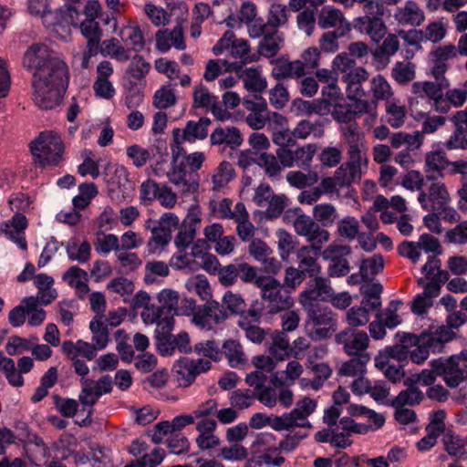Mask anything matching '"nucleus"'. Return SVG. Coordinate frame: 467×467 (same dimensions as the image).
<instances>
[{
  "mask_svg": "<svg viewBox=\"0 0 467 467\" xmlns=\"http://www.w3.org/2000/svg\"><path fill=\"white\" fill-rule=\"evenodd\" d=\"M30 151L34 163L40 168L57 166L62 161L64 143L57 133L46 130L30 142Z\"/></svg>",
  "mask_w": 467,
  "mask_h": 467,
  "instance_id": "obj_1",
  "label": "nucleus"
},
{
  "mask_svg": "<svg viewBox=\"0 0 467 467\" xmlns=\"http://www.w3.org/2000/svg\"><path fill=\"white\" fill-rule=\"evenodd\" d=\"M377 101L363 99H341L333 105L331 117L337 123L338 130L359 126L358 119L364 114L376 117Z\"/></svg>",
  "mask_w": 467,
  "mask_h": 467,
  "instance_id": "obj_2",
  "label": "nucleus"
},
{
  "mask_svg": "<svg viewBox=\"0 0 467 467\" xmlns=\"http://www.w3.org/2000/svg\"><path fill=\"white\" fill-rule=\"evenodd\" d=\"M256 287L260 291L262 300L268 303L269 314L286 311L294 305L289 289L272 275H263L257 280Z\"/></svg>",
  "mask_w": 467,
  "mask_h": 467,
  "instance_id": "obj_3",
  "label": "nucleus"
},
{
  "mask_svg": "<svg viewBox=\"0 0 467 467\" xmlns=\"http://www.w3.org/2000/svg\"><path fill=\"white\" fill-rule=\"evenodd\" d=\"M430 366L449 388H457L467 379V365L460 362V356L434 358Z\"/></svg>",
  "mask_w": 467,
  "mask_h": 467,
  "instance_id": "obj_4",
  "label": "nucleus"
},
{
  "mask_svg": "<svg viewBox=\"0 0 467 467\" xmlns=\"http://www.w3.org/2000/svg\"><path fill=\"white\" fill-rule=\"evenodd\" d=\"M294 228L299 236H304L313 248L316 254H319L323 244L328 242L330 234L315 220L306 214H300L294 220Z\"/></svg>",
  "mask_w": 467,
  "mask_h": 467,
  "instance_id": "obj_5",
  "label": "nucleus"
},
{
  "mask_svg": "<svg viewBox=\"0 0 467 467\" xmlns=\"http://www.w3.org/2000/svg\"><path fill=\"white\" fill-rule=\"evenodd\" d=\"M68 69L66 63L57 57L44 69L34 73L32 84L49 87L66 92L68 85Z\"/></svg>",
  "mask_w": 467,
  "mask_h": 467,
  "instance_id": "obj_6",
  "label": "nucleus"
},
{
  "mask_svg": "<svg viewBox=\"0 0 467 467\" xmlns=\"http://www.w3.org/2000/svg\"><path fill=\"white\" fill-rule=\"evenodd\" d=\"M263 275L255 266L238 259L219 270V281L224 286L234 285L238 279L244 284H254L256 286L257 280Z\"/></svg>",
  "mask_w": 467,
  "mask_h": 467,
  "instance_id": "obj_7",
  "label": "nucleus"
},
{
  "mask_svg": "<svg viewBox=\"0 0 467 467\" xmlns=\"http://www.w3.org/2000/svg\"><path fill=\"white\" fill-rule=\"evenodd\" d=\"M158 301L161 304L146 311H142L140 316L145 324H154L155 322H161L163 317H172L178 315V304L180 296L178 292L172 289H162L158 294Z\"/></svg>",
  "mask_w": 467,
  "mask_h": 467,
  "instance_id": "obj_8",
  "label": "nucleus"
},
{
  "mask_svg": "<svg viewBox=\"0 0 467 467\" xmlns=\"http://www.w3.org/2000/svg\"><path fill=\"white\" fill-rule=\"evenodd\" d=\"M79 3L76 5H65L55 11V25L65 26L72 25L78 26V22L81 14L85 15V19H96L101 11V5L99 1H88L81 10Z\"/></svg>",
  "mask_w": 467,
  "mask_h": 467,
  "instance_id": "obj_9",
  "label": "nucleus"
},
{
  "mask_svg": "<svg viewBox=\"0 0 467 467\" xmlns=\"http://www.w3.org/2000/svg\"><path fill=\"white\" fill-rule=\"evenodd\" d=\"M429 182L431 185L427 191L422 190L419 192L418 201L424 211L441 213L451 201L448 189L441 181Z\"/></svg>",
  "mask_w": 467,
  "mask_h": 467,
  "instance_id": "obj_10",
  "label": "nucleus"
},
{
  "mask_svg": "<svg viewBox=\"0 0 467 467\" xmlns=\"http://www.w3.org/2000/svg\"><path fill=\"white\" fill-rule=\"evenodd\" d=\"M211 367L212 363L209 360L182 357L174 363L173 372L179 386L187 388L192 384L197 376L208 371Z\"/></svg>",
  "mask_w": 467,
  "mask_h": 467,
  "instance_id": "obj_11",
  "label": "nucleus"
},
{
  "mask_svg": "<svg viewBox=\"0 0 467 467\" xmlns=\"http://www.w3.org/2000/svg\"><path fill=\"white\" fill-rule=\"evenodd\" d=\"M335 341L342 346L348 356L368 354L369 337L366 331L346 327L335 336Z\"/></svg>",
  "mask_w": 467,
  "mask_h": 467,
  "instance_id": "obj_12",
  "label": "nucleus"
},
{
  "mask_svg": "<svg viewBox=\"0 0 467 467\" xmlns=\"http://www.w3.org/2000/svg\"><path fill=\"white\" fill-rule=\"evenodd\" d=\"M58 57L44 44L32 45L25 52L23 66L30 72L37 73Z\"/></svg>",
  "mask_w": 467,
  "mask_h": 467,
  "instance_id": "obj_13",
  "label": "nucleus"
},
{
  "mask_svg": "<svg viewBox=\"0 0 467 467\" xmlns=\"http://www.w3.org/2000/svg\"><path fill=\"white\" fill-rule=\"evenodd\" d=\"M327 279L316 277L307 283L306 289L300 294V303L306 307L319 304V301H327L332 296V288L327 284Z\"/></svg>",
  "mask_w": 467,
  "mask_h": 467,
  "instance_id": "obj_14",
  "label": "nucleus"
},
{
  "mask_svg": "<svg viewBox=\"0 0 467 467\" xmlns=\"http://www.w3.org/2000/svg\"><path fill=\"white\" fill-rule=\"evenodd\" d=\"M350 254L351 248L348 245L330 244L324 251V257L331 259L328 266V274L330 276H345L349 273L350 266L345 256L349 255Z\"/></svg>",
  "mask_w": 467,
  "mask_h": 467,
  "instance_id": "obj_15",
  "label": "nucleus"
},
{
  "mask_svg": "<svg viewBox=\"0 0 467 467\" xmlns=\"http://www.w3.org/2000/svg\"><path fill=\"white\" fill-rule=\"evenodd\" d=\"M157 327L155 329L154 340L158 352L161 356H171L175 348V336L171 334L174 327V318L172 317H163L161 322H155Z\"/></svg>",
  "mask_w": 467,
  "mask_h": 467,
  "instance_id": "obj_16",
  "label": "nucleus"
},
{
  "mask_svg": "<svg viewBox=\"0 0 467 467\" xmlns=\"http://www.w3.org/2000/svg\"><path fill=\"white\" fill-rule=\"evenodd\" d=\"M243 136L236 127L219 126L211 133L210 143L217 146L221 151L227 148L234 150L243 143Z\"/></svg>",
  "mask_w": 467,
  "mask_h": 467,
  "instance_id": "obj_17",
  "label": "nucleus"
},
{
  "mask_svg": "<svg viewBox=\"0 0 467 467\" xmlns=\"http://www.w3.org/2000/svg\"><path fill=\"white\" fill-rule=\"evenodd\" d=\"M342 140L348 144V156L350 161L362 162V155L366 150L364 133L359 126L339 130Z\"/></svg>",
  "mask_w": 467,
  "mask_h": 467,
  "instance_id": "obj_18",
  "label": "nucleus"
},
{
  "mask_svg": "<svg viewBox=\"0 0 467 467\" xmlns=\"http://www.w3.org/2000/svg\"><path fill=\"white\" fill-rule=\"evenodd\" d=\"M382 40L381 45H378L373 50H370L373 62L378 69L385 68L390 61V57L394 56L400 48V41L395 34H389Z\"/></svg>",
  "mask_w": 467,
  "mask_h": 467,
  "instance_id": "obj_19",
  "label": "nucleus"
},
{
  "mask_svg": "<svg viewBox=\"0 0 467 467\" xmlns=\"http://www.w3.org/2000/svg\"><path fill=\"white\" fill-rule=\"evenodd\" d=\"M34 89L33 100L41 109L49 110L60 105L66 92L43 87L42 85L32 84Z\"/></svg>",
  "mask_w": 467,
  "mask_h": 467,
  "instance_id": "obj_20",
  "label": "nucleus"
},
{
  "mask_svg": "<svg viewBox=\"0 0 467 467\" xmlns=\"http://www.w3.org/2000/svg\"><path fill=\"white\" fill-rule=\"evenodd\" d=\"M368 78V71L361 67L342 75L341 80L346 84L347 99H362L365 97L366 92L362 88V84Z\"/></svg>",
  "mask_w": 467,
  "mask_h": 467,
  "instance_id": "obj_21",
  "label": "nucleus"
},
{
  "mask_svg": "<svg viewBox=\"0 0 467 467\" xmlns=\"http://www.w3.org/2000/svg\"><path fill=\"white\" fill-rule=\"evenodd\" d=\"M448 159L442 150H432L425 154L424 172L426 181H436L444 177Z\"/></svg>",
  "mask_w": 467,
  "mask_h": 467,
  "instance_id": "obj_22",
  "label": "nucleus"
},
{
  "mask_svg": "<svg viewBox=\"0 0 467 467\" xmlns=\"http://www.w3.org/2000/svg\"><path fill=\"white\" fill-rule=\"evenodd\" d=\"M27 226L26 217L22 213H16L11 220L3 224L2 231L22 250H26L27 244L25 237V229Z\"/></svg>",
  "mask_w": 467,
  "mask_h": 467,
  "instance_id": "obj_23",
  "label": "nucleus"
},
{
  "mask_svg": "<svg viewBox=\"0 0 467 467\" xmlns=\"http://www.w3.org/2000/svg\"><path fill=\"white\" fill-rule=\"evenodd\" d=\"M394 18L399 25L420 26L425 19L423 10L413 0H408L404 6L396 9Z\"/></svg>",
  "mask_w": 467,
  "mask_h": 467,
  "instance_id": "obj_24",
  "label": "nucleus"
},
{
  "mask_svg": "<svg viewBox=\"0 0 467 467\" xmlns=\"http://www.w3.org/2000/svg\"><path fill=\"white\" fill-rule=\"evenodd\" d=\"M368 16H359L355 19V27L366 33L370 39L379 44L387 34V26L381 17L368 19Z\"/></svg>",
  "mask_w": 467,
  "mask_h": 467,
  "instance_id": "obj_25",
  "label": "nucleus"
},
{
  "mask_svg": "<svg viewBox=\"0 0 467 467\" xmlns=\"http://www.w3.org/2000/svg\"><path fill=\"white\" fill-rule=\"evenodd\" d=\"M334 178L339 188L348 187L361 178V163L348 161L335 171Z\"/></svg>",
  "mask_w": 467,
  "mask_h": 467,
  "instance_id": "obj_26",
  "label": "nucleus"
},
{
  "mask_svg": "<svg viewBox=\"0 0 467 467\" xmlns=\"http://www.w3.org/2000/svg\"><path fill=\"white\" fill-rule=\"evenodd\" d=\"M272 69V76L277 79L286 78H301L305 75V67L302 61H287L282 58L275 59Z\"/></svg>",
  "mask_w": 467,
  "mask_h": 467,
  "instance_id": "obj_27",
  "label": "nucleus"
},
{
  "mask_svg": "<svg viewBox=\"0 0 467 467\" xmlns=\"http://www.w3.org/2000/svg\"><path fill=\"white\" fill-rule=\"evenodd\" d=\"M317 255L313 248L307 246H303L297 251L298 268L306 277H318L321 267L317 263Z\"/></svg>",
  "mask_w": 467,
  "mask_h": 467,
  "instance_id": "obj_28",
  "label": "nucleus"
},
{
  "mask_svg": "<svg viewBox=\"0 0 467 467\" xmlns=\"http://www.w3.org/2000/svg\"><path fill=\"white\" fill-rule=\"evenodd\" d=\"M211 123V119L207 117H202L198 121H187L185 128L181 130L182 140L192 143L206 139Z\"/></svg>",
  "mask_w": 467,
  "mask_h": 467,
  "instance_id": "obj_29",
  "label": "nucleus"
},
{
  "mask_svg": "<svg viewBox=\"0 0 467 467\" xmlns=\"http://www.w3.org/2000/svg\"><path fill=\"white\" fill-rule=\"evenodd\" d=\"M317 407V403L310 398H304L297 401L296 407L289 412L293 423L296 427L311 428L307 417L311 415Z\"/></svg>",
  "mask_w": 467,
  "mask_h": 467,
  "instance_id": "obj_30",
  "label": "nucleus"
},
{
  "mask_svg": "<svg viewBox=\"0 0 467 467\" xmlns=\"http://www.w3.org/2000/svg\"><path fill=\"white\" fill-rule=\"evenodd\" d=\"M99 348L95 344L88 343L84 340H78L76 343L72 341H64L62 344V351L70 359H75L78 356H83L88 360H92L97 356Z\"/></svg>",
  "mask_w": 467,
  "mask_h": 467,
  "instance_id": "obj_31",
  "label": "nucleus"
},
{
  "mask_svg": "<svg viewBox=\"0 0 467 467\" xmlns=\"http://www.w3.org/2000/svg\"><path fill=\"white\" fill-rule=\"evenodd\" d=\"M318 26L323 28H341L345 26H350L349 23L345 19L343 13L332 6H324L317 17Z\"/></svg>",
  "mask_w": 467,
  "mask_h": 467,
  "instance_id": "obj_32",
  "label": "nucleus"
},
{
  "mask_svg": "<svg viewBox=\"0 0 467 467\" xmlns=\"http://www.w3.org/2000/svg\"><path fill=\"white\" fill-rule=\"evenodd\" d=\"M389 143L393 149H400L405 146V149L418 150L422 145V135L420 133V130H416L411 134L405 131H398L390 134Z\"/></svg>",
  "mask_w": 467,
  "mask_h": 467,
  "instance_id": "obj_33",
  "label": "nucleus"
},
{
  "mask_svg": "<svg viewBox=\"0 0 467 467\" xmlns=\"http://www.w3.org/2000/svg\"><path fill=\"white\" fill-rule=\"evenodd\" d=\"M442 83L438 81H416L411 86L412 93L419 98L428 97L432 101L441 100L443 98V89L448 87H443Z\"/></svg>",
  "mask_w": 467,
  "mask_h": 467,
  "instance_id": "obj_34",
  "label": "nucleus"
},
{
  "mask_svg": "<svg viewBox=\"0 0 467 467\" xmlns=\"http://www.w3.org/2000/svg\"><path fill=\"white\" fill-rule=\"evenodd\" d=\"M308 313V318L315 327L336 326V318L328 306H322L320 304L305 307Z\"/></svg>",
  "mask_w": 467,
  "mask_h": 467,
  "instance_id": "obj_35",
  "label": "nucleus"
},
{
  "mask_svg": "<svg viewBox=\"0 0 467 467\" xmlns=\"http://www.w3.org/2000/svg\"><path fill=\"white\" fill-rule=\"evenodd\" d=\"M351 357L353 358L341 365L339 368L340 375L347 377L362 375L371 358L369 354L352 355Z\"/></svg>",
  "mask_w": 467,
  "mask_h": 467,
  "instance_id": "obj_36",
  "label": "nucleus"
},
{
  "mask_svg": "<svg viewBox=\"0 0 467 467\" xmlns=\"http://www.w3.org/2000/svg\"><path fill=\"white\" fill-rule=\"evenodd\" d=\"M423 335L429 338L432 346V353H440L443 350L444 345L451 341L455 334L450 327L441 326L435 331H423Z\"/></svg>",
  "mask_w": 467,
  "mask_h": 467,
  "instance_id": "obj_37",
  "label": "nucleus"
},
{
  "mask_svg": "<svg viewBox=\"0 0 467 467\" xmlns=\"http://www.w3.org/2000/svg\"><path fill=\"white\" fill-rule=\"evenodd\" d=\"M68 258L80 264L87 263L91 256V246L88 242L78 244L77 238H70L66 245Z\"/></svg>",
  "mask_w": 467,
  "mask_h": 467,
  "instance_id": "obj_38",
  "label": "nucleus"
},
{
  "mask_svg": "<svg viewBox=\"0 0 467 467\" xmlns=\"http://www.w3.org/2000/svg\"><path fill=\"white\" fill-rule=\"evenodd\" d=\"M241 78L248 91L260 93L266 88V80L261 76L257 67L244 68L241 74Z\"/></svg>",
  "mask_w": 467,
  "mask_h": 467,
  "instance_id": "obj_39",
  "label": "nucleus"
},
{
  "mask_svg": "<svg viewBox=\"0 0 467 467\" xmlns=\"http://www.w3.org/2000/svg\"><path fill=\"white\" fill-rule=\"evenodd\" d=\"M292 132L295 139L305 140L311 134L315 138H320L324 135V125L321 120L313 122L308 119H303L297 123Z\"/></svg>",
  "mask_w": 467,
  "mask_h": 467,
  "instance_id": "obj_40",
  "label": "nucleus"
},
{
  "mask_svg": "<svg viewBox=\"0 0 467 467\" xmlns=\"http://www.w3.org/2000/svg\"><path fill=\"white\" fill-rule=\"evenodd\" d=\"M313 217L323 227L331 226L338 218L337 208L329 202H323L314 206Z\"/></svg>",
  "mask_w": 467,
  "mask_h": 467,
  "instance_id": "obj_41",
  "label": "nucleus"
},
{
  "mask_svg": "<svg viewBox=\"0 0 467 467\" xmlns=\"http://www.w3.org/2000/svg\"><path fill=\"white\" fill-rule=\"evenodd\" d=\"M283 38L276 30L267 33L259 43L258 51L265 57H274L280 50Z\"/></svg>",
  "mask_w": 467,
  "mask_h": 467,
  "instance_id": "obj_42",
  "label": "nucleus"
},
{
  "mask_svg": "<svg viewBox=\"0 0 467 467\" xmlns=\"http://www.w3.org/2000/svg\"><path fill=\"white\" fill-rule=\"evenodd\" d=\"M221 354L225 356L232 368H237L246 361L242 346L235 340L225 341L221 348Z\"/></svg>",
  "mask_w": 467,
  "mask_h": 467,
  "instance_id": "obj_43",
  "label": "nucleus"
},
{
  "mask_svg": "<svg viewBox=\"0 0 467 467\" xmlns=\"http://www.w3.org/2000/svg\"><path fill=\"white\" fill-rule=\"evenodd\" d=\"M272 339L270 352L275 358L284 360L292 356L291 345L286 333L277 331L273 335Z\"/></svg>",
  "mask_w": 467,
  "mask_h": 467,
  "instance_id": "obj_44",
  "label": "nucleus"
},
{
  "mask_svg": "<svg viewBox=\"0 0 467 467\" xmlns=\"http://www.w3.org/2000/svg\"><path fill=\"white\" fill-rule=\"evenodd\" d=\"M376 309H370L369 306L362 305L350 307L346 313L348 327L356 328L365 326L369 321V315Z\"/></svg>",
  "mask_w": 467,
  "mask_h": 467,
  "instance_id": "obj_45",
  "label": "nucleus"
},
{
  "mask_svg": "<svg viewBox=\"0 0 467 467\" xmlns=\"http://www.w3.org/2000/svg\"><path fill=\"white\" fill-rule=\"evenodd\" d=\"M349 31L350 26H345L344 27L324 33L319 40L320 48L327 53L337 52L339 48L337 39L346 36Z\"/></svg>",
  "mask_w": 467,
  "mask_h": 467,
  "instance_id": "obj_46",
  "label": "nucleus"
},
{
  "mask_svg": "<svg viewBox=\"0 0 467 467\" xmlns=\"http://www.w3.org/2000/svg\"><path fill=\"white\" fill-rule=\"evenodd\" d=\"M119 36L121 40L126 44L131 46L134 51H140L144 48L145 39L142 31L139 26H124L121 28Z\"/></svg>",
  "mask_w": 467,
  "mask_h": 467,
  "instance_id": "obj_47",
  "label": "nucleus"
},
{
  "mask_svg": "<svg viewBox=\"0 0 467 467\" xmlns=\"http://www.w3.org/2000/svg\"><path fill=\"white\" fill-rule=\"evenodd\" d=\"M383 287L379 283H372L360 289L363 298L362 305L369 306L370 309L380 310L381 307V293Z\"/></svg>",
  "mask_w": 467,
  "mask_h": 467,
  "instance_id": "obj_48",
  "label": "nucleus"
},
{
  "mask_svg": "<svg viewBox=\"0 0 467 467\" xmlns=\"http://www.w3.org/2000/svg\"><path fill=\"white\" fill-rule=\"evenodd\" d=\"M0 369L5 374L8 383L14 387H22L24 385V378L16 371L15 361L4 356L0 352Z\"/></svg>",
  "mask_w": 467,
  "mask_h": 467,
  "instance_id": "obj_49",
  "label": "nucleus"
},
{
  "mask_svg": "<svg viewBox=\"0 0 467 467\" xmlns=\"http://www.w3.org/2000/svg\"><path fill=\"white\" fill-rule=\"evenodd\" d=\"M423 399V393L415 387L401 390L390 402L392 407H405L419 404Z\"/></svg>",
  "mask_w": 467,
  "mask_h": 467,
  "instance_id": "obj_50",
  "label": "nucleus"
},
{
  "mask_svg": "<svg viewBox=\"0 0 467 467\" xmlns=\"http://www.w3.org/2000/svg\"><path fill=\"white\" fill-rule=\"evenodd\" d=\"M391 77L400 85H405L415 78V65L411 62L398 61L395 63Z\"/></svg>",
  "mask_w": 467,
  "mask_h": 467,
  "instance_id": "obj_51",
  "label": "nucleus"
},
{
  "mask_svg": "<svg viewBox=\"0 0 467 467\" xmlns=\"http://www.w3.org/2000/svg\"><path fill=\"white\" fill-rule=\"evenodd\" d=\"M186 288L190 293L196 294L203 301L211 297V287L207 278L202 275H197L191 277L186 282Z\"/></svg>",
  "mask_w": 467,
  "mask_h": 467,
  "instance_id": "obj_52",
  "label": "nucleus"
},
{
  "mask_svg": "<svg viewBox=\"0 0 467 467\" xmlns=\"http://www.w3.org/2000/svg\"><path fill=\"white\" fill-rule=\"evenodd\" d=\"M445 451L449 455L461 458L465 454V441L451 431L443 437Z\"/></svg>",
  "mask_w": 467,
  "mask_h": 467,
  "instance_id": "obj_53",
  "label": "nucleus"
},
{
  "mask_svg": "<svg viewBox=\"0 0 467 467\" xmlns=\"http://www.w3.org/2000/svg\"><path fill=\"white\" fill-rule=\"evenodd\" d=\"M429 340L421 332V339H420L414 349L409 350V358L411 362L420 365L428 359L431 352H432V346Z\"/></svg>",
  "mask_w": 467,
  "mask_h": 467,
  "instance_id": "obj_54",
  "label": "nucleus"
},
{
  "mask_svg": "<svg viewBox=\"0 0 467 467\" xmlns=\"http://www.w3.org/2000/svg\"><path fill=\"white\" fill-rule=\"evenodd\" d=\"M339 236L354 240L359 234V222L353 216H346L337 222Z\"/></svg>",
  "mask_w": 467,
  "mask_h": 467,
  "instance_id": "obj_55",
  "label": "nucleus"
},
{
  "mask_svg": "<svg viewBox=\"0 0 467 467\" xmlns=\"http://www.w3.org/2000/svg\"><path fill=\"white\" fill-rule=\"evenodd\" d=\"M83 388L78 395V400L83 406L93 407L101 397V391L94 387V381L88 379H82Z\"/></svg>",
  "mask_w": 467,
  "mask_h": 467,
  "instance_id": "obj_56",
  "label": "nucleus"
},
{
  "mask_svg": "<svg viewBox=\"0 0 467 467\" xmlns=\"http://www.w3.org/2000/svg\"><path fill=\"white\" fill-rule=\"evenodd\" d=\"M384 268V260L380 254L364 259L360 265V270L365 275V279L373 280L374 277Z\"/></svg>",
  "mask_w": 467,
  "mask_h": 467,
  "instance_id": "obj_57",
  "label": "nucleus"
},
{
  "mask_svg": "<svg viewBox=\"0 0 467 467\" xmlns=\"http://www.w3.org/2000/svg\"><path fill=\"white\" fill-rule=\"evenodd\" d=\"M102 46L103 52L119 61L125 62L130 57V50L125 49L115 37L103 41Z\"/></svg>",
  "mask_w": 467,
  "mask_h": 467,
  "instance_id": "obj_58",
  "label": "nucleus"
},
{
  "mask_svg": "<svg viewBox=\"0 0 467 467\" xmlns=\"http://www.w3.org/2000/svg\"><path fill=\"white\" fill-rule=\"evenodd\" d=\"M216 96L210 93L209 89L202 84L194 87L192 92L193 109H209Z\"/></svg>",
  "mask_w": 467,
  "mask_h": 467,
  "instance_id": "obj_59",
  "label": "nucleus"
},
{
  "mask_svg": "<svg viewBox=\"0 0 467 467\" xmlns=\"http://www.w3.org/2000/svg\"><path fill=\"white\" fill-rule=\"evenodd\" d=\"M169 266L161 261H149L145 265L144 281L147 284H152L156 276H167L169 275Z\"/></svg>",
  "mask_w": 467,
  "mask_h": 467,
  "instance_id": "obj_60",
  "label": "nucleus"
},
{
  "mask_svg": "<svg viewBox=\"0 0 467 467\" xmlns=\"http://www.w3.org/2000/svg\"><path fill=\"white\" fill-rule=\"evenodd\" d=\"M387 121L395 129L401 127L404 124L406 117V109L404 106L398 105L395 102L387 104Z\"/></svg>",
  "mask_w": 467,
  "mask_h": 467,
  "instance_id": "obj_61",
  "label": "nucleus"
},
{
  "mask_svg": "<svg viewBox=\"0 0 467 467\" xmlns=\"http://www.w3.org/2000/svg\"><path fill=\"white\" fill-rule=\"evenodd\" d=\"M216 456L225 461H243L247 458L248 451L243 445L234 443L230 447L220 448Z\"/></svg>",
  "mask_w": 467,
  "mask_h": 467,
  "instance_id": "obj_62",
  "label": "nucleus"
},
{
  "mask_svg": "<svg viewBox=\"0 0 467 467\" xmlns=\"http://www.w3.org/2000/svg\"><path fill=\"white\" fill-rule=\"evenodd\" d=\"M266 204H268V207L265 213V218H277L288 205V198L284 194H274Z\"/></svg>",
  "mask_w": 467,
  "mask_h": 467,
  "instance_id": "obj_63",
  "label": "nucleus"
},
{
  "mask_svg": "<svg viewBox=\"0 0 467 467\" xmlns=\"http://www.w3.org/2000/svg\"><path fill=\"white\" fill-rule=\"evenodd\" d=\"M167 446L171 453L181 455L189 451L190 441L182 433L173 432L167 439Z\"/></svg>",
  "mask_w": 467,
  "mask_h": 467,
  "instance_id": "obj_64",
  "label": "nucleus"
}]
</instances>
